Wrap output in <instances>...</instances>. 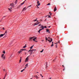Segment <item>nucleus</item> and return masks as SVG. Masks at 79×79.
<instances>
[{"mask_svg":"<svg viewBox=\"0 0 79 79\" xmlns=\"http://www.w3.org/2000/svg\"><path fill=\"white\" fill-rule=\"evenodd\" d=\"M7 34V30L5 31V33L4 34H2L0 35V38L2 37H3V35H6Z\"/></svg>","mask_w":79,"mask_h":79,"instance_id":"obj_2","label":"nucleus"},{"mask_svg":"<svg viewBox=\"0 0 79 79\" xmlns=\"http://www.w3.org/2000/svg\"><path fill=\"white\" fill-rule=\"evenodd\" d=\"M3 53H4V54H5V51H4L3 52Z\"/></svg>","mask_w":79,"mask_h":79,"instance_id":"obj_22","label":"nucleus"},{"mask_svg":"<svg viewBox=\"0 0 79 79\" xmlns=\"http://www.w3.org/2000/svg\"><path fill=\"white\" fill-rule=\"evenodd\" d=\"M20 6H21L20 5H19V6L17 7V8H20Z\"/></svg>","mask_w":79,"mask_h":79,"instance_id":"obj_14","label":"nucleus"},{"mask_svg":"<svg viewBox=\"0 0 79 79\" xmlns=\"http://www.w3.org/2000/svg\"><path fill=\"white\" fill-rule=\"evenodd\" d=\"M59 43L60 44V41H59Z\"/></svg>","mask_w":79,"mask_h":79,"instance_id":"obj_58","label":"nucleus"},{"mask_svg":"<svg viewBox=\"0 0 79 79\" xmlns=\"http://www.w3.org/2000/svg\"><path fill=\"white\" fill-rule=\"evenodd\" d=\"M31 56V55H30V56H28L26 58V62H27V61H28L29 60V59H28V58H29V56Z\"/></svg>","mask_w":79,"mask_h":79,"instance_id":"obj_4","label":"nucleus"},{"mask_svg":"<svg viewBox=\"0 0 79 79\" xmlns=\"http://www.w3.org/2000/svg\"><path fill=\"white\" fill-rule=\"evenodd\" d=\"M26 54H27L26 52H25V55H26Z\"/></svg>","mask_w":79,"mask_h":79,"instance_id":"obj_46","label":"nucleus"},{"mask_svg":"<svg viewBox=\"0 0 79 79\" xmlns=\"http://www.w3.org/2000/svg\"><path fill=\"white\" fill-rule=\"evenodd\" d=\"M44 51V49H43L40 52L41 53H42Z\"/></svg>","mask_w":79,"mask_h":79,"instance_id":"obj_18","label":"nucleus"},{"mask_svg":"<svg viewBox=\"0 0 79 79\" xmlns=\"http://www.w3.org/2000/svg\"><path fill=\"white\" fill-rule=\"evenodd\" d=\"M35 25H38V24L37 23H35V25L34 26H35Z\"/></svg>","mask_w":79,"mask_h":79,"instance_id":"obj_17","label":"nucleus"},{"mask_svg":"<svg viewBox=\"0 0 79 79\" xmlns=\"http://www.w3.org/2000/svg\"><path fill=\"white\" fill-rule=\"evenodd\" d=\"M36 21H37V19H36L35 20H33V21L35 22Z\"/></svg>","mask_w":79,"mask_h":79,"instance_id":"obj_28","label":"nucleus"},{"mask_svg":"<svg viewBox=\"0 0 79 79\" xmlns=\"http://www.w3.org/2000/svg\"><path fill=\"white\" fill-rule=\"evenodd\" d=\"M47 15L46 16V17H47Z\"/></svg>","mask_w":79,"mask_h":79,"instance_id":"obj_64","label":"nucleus"},{"mask_svg":"<svg viewBox=\"0 0 79 79\" xmlns=\"http://www.w3.org/2000/svg\"><path fill=\"white\" fill-rule=\"evenodd\" d=\"M65 70V69H64H64L63 70V71H64Z\"/></svg>","mask_w":79,"mask_h":79,"instance_id":"obj_48","label":"nucleus"},{"mask_svg":"<svg viewBox=\"0 0 79 79\" xmlns=\"http://www.w3.org/2000/svg\"><path fill=\"white\" fill-rule=\"evenodd\" d=\"M55 44H56V43H55Z\"/></svg>","mask_w":79,"mask_h":79,"instance_id":"obj_61","label":"nucleus"},{"mask_svg":"<svg viewBox=\"0 0 79 79\" xmlns=\"http://www.w3.org/2000/svg\"><path fill=\"white\" fill-rule=\"evenodd\" d=\"M34 38V37H30L29 39V41H32V39Z\"/></svg>","mask_w":79,"mask_h":79,"instance_id":"obj_5","label":"nucleus"},{"mask_svg":"<svg viewBox=\"0 0 79 79\" xmlns=\"http://www.w3.org/2000/svg\"><path fill=\"white\" fill-rule=\"evenodd\" d=\"M5 17H6V16H3V18H5Z\"/></svg>","mask_w":79,"mask_h":79,"instance_id":"obj_43","label":"nucleus"},{"mask_svg":"<svg viewBox=\"0 0 79 79\" xmlns=\"http://www.w3.org/2000/svg\"><path fill=\"white\" fill-rule=\"evenodd\" d=\"M47 5H50V3H48L47 4Z\"/></svg>","mask_w":79,"mask_h":79,"instance_id":"obj_25","label":"nucleus"},{"mask_svg":"<svg viewBox=\"0 0 79 79\" xmlns=\"http://www.w3.org/2000/svg\"><path fill=\"white\" fill-rule=\"evenodd\" d=\"M48 18H51V16H50V15H48Z\"/></svg>","mask_w":79,"mask_h":79,"instance_id":"obj_35","label":"nucleus"},{"mask_svg":"<svg viewBox=\"0 0 79 79\" xmlns=\"http://www.w3.org/2000/svg\"><path fill=\"white\" fill-rule=\"evenodd\" d=\"M37 4H38V6H39L40 5V3L39 2V1H37Z\"/></svg>","mask_w":79,"mask_h":79,"instance_id":"obj_7","label":"nucleus"},{"mask_svg":"<svg viewBox=\"0 0 79 79\" xmlns=\"http://www.w3.org/2000/svg\"><path fill=\"white\" fill-rule=\"evenodd\" d=\"M2 29H3V30H5V28H4V27H3Z\"/></svg>","mask_w":79,"mask_h":79,"instance_id":"obj_41","label":"nucleus"},{"mask_svg":"<svg viewBox=\"0 0 79 79\" xmlns=\"http://www.w3.org/2000/svg\"><path fill=\"white\" fill-rule=\"evenodd\" d=\"M42 77H43V76H41Z\"/></svg>","mask_w":79,"mask_h":79,"instance_id":"obj_62","label":"nucleus"},{"mask_svg":"<svg viewBox=\"0 0 79 79\" xmlns=\"http://www.w3.org/2000/svg\"><path fill=\"white\" fill-rule=\"evenodd\" d=\"M44 27V28H47V26H45Z\"/></svg>","mask_w":79,"mask_h":79,"instance_id":"obj_37","label":"nucleus"},{"mask_svg":"<svg viewBox=\"0 0 79 79\" xmlns=\"http://www.w3.org/2000/svg\"><path fill=\"white\" fill-rule=\"evenodd\" d=\"M21 51H24V49H21Z\"/></svg>","mask_w":79,"mask_h":79,"instance_id":"obj_27","label":"nucleus"},{"mask_svg":"<svg viewBox=\"0 0 79 79\" xmlns=\"http://www.w3.org/2000/svg\"><path fill=\"white\" fill-rule=\"evenodd\" d=\"M35 77H36V78H37V79L38 78V77L36 75L35 76Z\"/></svg>","mask_w":79,"mask_h":79,"instance_id":"obj_21","label":"nucleus"},{"mask_svg":"<svg viewBox=\"0 0 79 79\" xmlns=\"http://www.w3.org/2000/svg\"><path fill=\"white\" fill-rule=\"evenodd\" d=\"M20 52H22V51H21V50H20Z\"/></svg>","mask_w":79,"mask_h":79,"instance_id":"obj_57","label":"nucleus"},{"mask_svg":"<svg viewBox=\"0 0 79 79\" xmlns=\"http://www.w3.org/2000/svg\"><path fill=\"white\" fill-rule=\"evenodd\" d=\"M37 23V24H40V22H38Z\"/></svg>","mask_w":79,"mask_h":79,"instance_id":"obj_42","label":"nucleus"},{"mask_svg":"<svg viewBox=\"0 0 79 79\" xmlns=\"http://www.w3.org/2000/svg\"><path fill=\"white\" fill-rule=\"evenodd\" d=\"M34 50H30L29 51H28V52H29L30 54V55H32V53H33V51H34Z\"/></svg>","mask_w":79,"mask_h":79,"instance_id":"obj_3","label":"nucleus"},{"mask_svg":"<svg viewBox=\"0 0 79 79\" xmlns=\"http://www.w3.org/2000/svg\"><path fill=\"white\" fill-rule=\"evenodd\" d=\"M5 79V77H4V78L3 79Z\"/></svg>","mask_w":79,"mask_h":79,"instance_id":"obj_51","label":"nucleus"},{"mask_svg":"<svg viewBox=\"0 0 79 79\" xmlns=\"http://www.w3.org/2000/svg\"><path fill=\"white\" fill-rule=\"evenodd\" d=\"M56 10H57V9H56V7H55L54 8V11L55 12V11H56Z\"/></svg>","mask_w":79,"mask_h":79,"instance_id":"obj_10","label":"nucleus"},{"mask_svg":"<svg viewBox=\"0 0 79 79\" xmlns=\"http://www.w3.org/2000/svg\"><path fill=\"white\" fill-rule=\"evenodd\" d=\"M27 9V8H26V7H24L22 10V11H24V10H26Z\"/></svg>","mask_w":79,"mask_h":79,"instance_id":"obj_9","label":"nucleus"},{"mask_svg":"<svg viewBox=\"0 0 79 79\" xmlns=\"http://www.w3.org/2000/svg\"><path fill=\"white\" fill-rule=\"evenodd\" d=\"M25 68H26V67H25Z\"/></svg>","mask_w":79,"mask_h":79,"instance_id":"obj_60","label":"nucleus"},{"mask_svg":"<svg viewBox=\"0 0 79 79\" xmlns=\"http://www.w3.org/2000/svg\"><path fill=\"white\" fill-rule=\"evenodd\" d=\"M43 27H44V26H41V27H40V28H42Z\"/></svg>","mask_w":79,"mask_h":79,"instance_id":"obj_39","label":"nucleus"},{"mask_svg":"<svg viewBox=\"0 0 79 79\" xmlns=\"http://www.w3.org/2000/svg\"><path fill=\"white\" fill-rule=\"evenodd\" d=\"M25 69H24L23 70H21V72H23V71H24Z\"/></svg>","mask_w":79,"mask_h":79,"instance_id":"obj_23","label":"nucleus"},{"mask_svg":"<svg viewBox=\"0 0 79 79\" xmlns=\"http://www.w3.org/2000/svg\"><path fill=\"white\" fill-rule=\"evenodd\" d=\"M21 52H20V51H19L18 52V53H20Z\"/></svg>","mask_w":79,"mask_h":79,"instance_id":"obj_29","label":"nucleus"},{"mask_svg":"<svg viewBox=\"0 0 79 79\" xmlns=\"http://www.w3.org/2000/svg\"><path fill=\"white\" fill-rule=\"evenodd\" d=\"M26 1V0H25L21 4V5H23L25 3V2Z\"/></svg>","mask_w":79,"mask_h":79,"instance_id":"obj_11","label":"nucleus"},{"mask_svg":"<svg viewBox=\"0 0 79 79\" xmlns=\"http://www.w3.org/2000/svg\"><path fill=\"white\" fill-rule=\"evenodd\" d=\"M10 5L11 6H12V7H13V6H14V5L13 4V3L11 4Z\"/></svg>","mask_w":79,"mask_h":79,"instance_id":"obj_12","label":"nucleus"},{"mask_svg":"<svg viewBox=\"0 0 79 79\" xmlns=\"http://www.w3.org/2000/svg\"><path fill=\"white\" fill-rule=\"evenodd\" d=\"M58 43V42L56 43V48H57V44Z\"/></svg>","mask_w":79,"mask_h":79,"instance_id":"obj_30","label":"nucleus"},{"mask_svg":"<svg viewBox=\"0 0 79 79\" xmlns=\"http://www.w3.org/2000/svg\"><path fill=\"white\" fill-rule=\"evenodd\" d=\"M21 58H22V57H20V60H21Z\"/></svg>","mask_w":79,"mask_h":79,"instance_id":"obj_53","label":"nucleus"},{"mask_svg":"<svg viewBox=\"0 0 79 79\" xmlns=\"http://www.w3.org/2000/svg\"><path fill=\"white\" fill-rule=\"evenodd\" d=\"M50 27H51L50 26H49L48 27L50 28Z\"/></svg>","mask_w":79,"mask_h":79,"instance_id":"obj_47","label":"nucleus"},{"mask_svg":"<svg viewBox=\"0 0 79 79\" xmlns=\"http://www.w3.org/2000/svg\"><path fill=\"white\" fill-rule=\"evenodd\" d=\"M62 66H63V67H64V65H62Z\"/></svg>","mask_w":79,"mask_h":79,"instance_id":"obj_56","label":"nucleus"},{"mask_svg":"<svg viewBox=\"0 0 79 79\" xmlns=\"http://www.w3.org/2000/svg\"><path fill=\"white\" fill-rule=\"evenodd\" d=\"M18 0H16L15 2V4H16L17 3V2H18L17 1Z\"/></svg>","mask_w":79,"mask_h":79,"instance_id":"obj_15","label":"nucleus"},{"mask_svg":"<svg viewBox=\"0 0 79 79\" xmlns=\"http://www.w3.org/2000/svg\"><path fill=\"white\" fill-rule=\"evenodd\" d=\"M8 10H9L10 11H11V10L10 8H8Z\"/></svg>","mask_w":79,"mask_h":79,"instance_id":"obj_31","label":"nucleus"},{"mask_svg":"<svg viewBox=\"0 0 79 79\" xmlns=\"http://www.w3.org/2000/svg\"><path fill=\"white\" fill-rule=\"evenodd\" d=\"M42 29H40L39 30V31H38V32H39V33H40V31H42Z\"/></svg>","mask_w":79,"mask_h":79,"instance_id":"obj_19","label":"nucleus"},{"mask_svg":"<svg viewBox=\"0 0 79 79\" xmlns=\"http://www.w3.org/2000/svg\"><path fill=\"white\" fill-rule=\"evenodd\" d=\"M33 48V46H32L30 48L31 49H32Z\"/></svg>","mask_w":79,"mask_h":79,"instance_id":"obj_24","label":"nucleus"},{"mask_svg":"<svg viewBox=\"0 0 79 79\" xmlns=\"http://www.w3.org/2000/svg\"><path fill=\"white\" fill-rule=\"evenodd\" d=\"M40 76H42V74H40Z\"/></svg>","mask_w":79,"mask_h":79,"instance_id":"obj_52","label":"nucleus"},{"mask_svg":"<svg viewBox=\"0 0 79 79\" xmlns=\"http://www.w3.org/2000/svg\"><path fill=\"white\" fill-rule=\"evenodd\" d=\"M39 26H42V25L39 24Z\"/></svg>","mask_w":79,"mask_h":79,"instance_id":"obj_44","label":"nucleus"},{"mask_svg":"<svg viewBox=\"0 0 79 79\" xmlns=\"http://www.w3.org/2000/svg\"><path fill=\"white\" fill-rule=\"evenodd\" d=\"M53 44H52L51 45V47H53Z\"/></svg>","mask_w":79,"mask_h":79,"instance_id":"obj_34","label":"nucleus"},{"mask_svg":"<svg viewBox=\"0 0 79 79\" xmlns=\"http://www.w3.org/2000/svg\"><path fill=\"white\" fill-rule=\"evenodd\" d=\"M45 39L46 40H48L49 42H52V39L48 37V38L47 37H45Z\"/></svg>","mask_w":79,"mask_h":79,"instance_id":"obj_1","label":"nucleus"},{"mask_svg":"<svg viewBox=\"0 0 79 79\" xmlns=\"http://www.w3.org/2000/svg\"><path fill=\"white\" fill-rule=\"evenodd\" d=\"M52 44H53V42H52Z\"/></svg>","mask_w":79,"mask_h":79,"instance_id":"obj_50","label":"nucleus"},{"mask_svg":"<svg viewBox=\"0 0 79 79\" xmlns=\"http://www.w3.org/2000/svg\"><path fill=\"white\" fill-rule=\"evenodd\" d=\"M5 69H4V71H5Z\"/></svg>","mask_w":79,"mask_h":79,"instance_id":"obj_59","label":"nucleus"},{"mask_svg":"<svg viewBox=\"0 0 79 79\" xmlns=\"http://www.w3.org/2000/svg\"><path fill=\"white\" fill-rule=\"evenodd\" d=\"M44 29V27L42 28V29H42V30H43V29Z\"/></svg>","mask_w":79,"mask_h":79,"instance_id":"obj_40","label":"nucleus"},{"mask_svg":"<svg viewBox=\"0 0 79 79\" xmlns=\"http://www.w3.org/2000/svg\"><path fill=\"white\" fill-rule=\"evenodd\" d=\"M27 65H28V64H26V65H25L27 67Z\"/></svg>","mask_w":79,"mask_h":79,"instance_id":"obj_26","label":"nucleus"},{"mask_svg":"<svg viewBox=\"0 0 79 79\" xmlns=\"http://www.w3.org/2000/svg\"><path fill=\"white\" fill-rule=\"evenodd\" d=\"M26 44L25 46H23V48H26Z\"/></svg>","mask_w":79,"mask_h":79,"instance_id":"obj_16","label":"nucleus"},{"mask_svg":"<svg viewBox=\"0 0 79 79\" xmlns=\"http://www.w3.org/2000/svg\"><path fill=\"white\" fill-rule=\"evenodd\" d=\"M46 20H47V19H46L44 20V21H46Z\"/></svg>","mask_w":79,"mask_h":79,"instance_id":"obj_55","label":"nucleus"},{"mask_svg":"<svg viewBox=\"0 0 79 79\" xmlns=\"http://www.w3.org/2000/svg\"><path fill=\"white\" fill-rule=\"evenodd\" d=\"M37 6V7L38 8H39V7H38V5H36Z\"/></svg>","mask_w":79,"mask_h":79,"instance_id":"obj_38","label":"nucleus"},{"mask_svg":"<svg viewBox=\"0 0 79 79\" xmlns=\"http://www.w3.org/2000/svg\"><path fill=\"white\" fill-rule=\"evenodd\" d=\"M46 32H48V34H50V31H49V29H47Z\"/></svg>","mask_w":79,"mask_h":79,"instance_id":"obj_8","label":"nucleus"},{"mask_svg":"<svg viewBox=\"0 0 79 79\" xmlns=\"http://www.w3.org/2000/svg\"><path fill=\"white\" fill-rule=\"evenodd\" d=\"M36 39H37V38L36 37V38H34L33 40L34 41V40H35Z\"/></svg>","mask_w":79,"mask_h":79,"instance_id":"obj_20","label":"nucleus"},{"mask_svg":"<svg viewBox=\"0 0 79 79\" xmlns=\"http://www.w3.org/2000/svg\"><path fill=\"white\" fill-rule=\"evenodd\" d=\"M37 73H39V72H37Z\"/></svg>","mask_w":79,"mask_h":79,"instance_id":"obj_63","label":"nucleus"},{"mask_svg":"<svg viewBox=\"0 0 79 79\" xmlns=\"http://www.w3.org/2000/svg\"><path fill=\"white\" fill-rule=\"evenodd\" d=\"M25 50H26L25 49H23V51H25Z\"/></svg>","mask_w":79,"mask_h":79,"instance_id":"obj_45","label":"nucleus"},{"mask_svg":"<svg viewBox=\"0 0 79 79\" xmlns=\"http://www.w3.org/2000/svg\"><path fill=\"white\" fill-rule=\"evenodd\" d=\"M49 14H50V15H52V14H51V13L49 12Z\"/></svg>","mask_w":79,"mask_h":79,"instance_id":"obj_32","label":"nucleus"},{"mask_svg":"<svg viewBox=\"0 0 79 79\" xmlns=\"http://www.w3.org/2000/svg\"><path fill=\"white\" fill-rule=\"evenodd\" d=\"M4 56V54H2V58L3 59H5V56Z\"/></svg>","mask_w":79,"mask_h":79,"instance_id":"obj_6","label":"nucleus"},{"mask_svg":"<svg viewBox=\"0 0 79 79\" xmlns=\"http://www.w3.org/2000/svg\"><path fill=\"white\" fill-rule=\"evenodd\" d=\"M6 75L5 76V77H6Z\"/></svg>","mask_w":79,"mask_h":79,"instance_id":"obj_54","label":"nucleus"},{"mask_svg":"<svg viewBox=\"0 0 79 79\" xmlns=\"http://www.w3.org/2000/svg\"><path fill=\"white\" fill-rule=\"evenodd\" d=\"M38 22H39V20L37 21L36 23H38Z\"/></svg>","mask_w":79,"mask_h":79,"instance_id":"obj_49","label":"nucleus"},{"mask_svg":"<svg viewBox=\"0 0 79 79\" xmlns=\"http://www.w3.org/2000/svg\"><path fill=\"white\" fill-rule=\"evenodd\" d=\"M21 60H19V63H21Z\"/></svg>","mask_w":79,"mask_h":79,"instance_id":"obj_33","label":"nucleus"},{"mask_svg":"<svg viewBox=\"0 0 79 79\" xmlns=\"http://www.w3.org/2000/svg\"><path fill=\"white\" fill-rule=\"evenodd\" d=\"M31 6V5H30V6H28V8L29 7H30Z\"/></svg>","mask_w":79,"mask_h":79,"instance_id":"obj_36","label":"nucleus"},{"mask_svg":"<svg viewBox=\"0 0 79 79\" xmlns=\"http://www.w3.org/2000/svg\"><path fill=\"white\" fill-rule=\"evenodd\" d=\"M47 64H48V62H46V68H47L48 67V66H47Z\"/></svg>","mask_w":79,"mask_h":79,"instance_id":"obj_13","label":"nucleus"}]
</instances>
